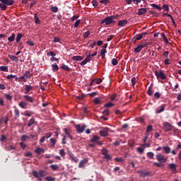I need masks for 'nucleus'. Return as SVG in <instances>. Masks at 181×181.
Instances as JSON below:
<instances>
[{
    "label": "nucleus",
    "instance_id": "13d9d810",
    "mask_svg": "<svg viewBox=\"0 0 181 181\" xmlns=\"http://www.w3.org/2000/svg\"><path fill=\"white\" fill-rule=\"evenodd\" d=\"M90 30L86 31V33H83V39H87V37H88V36H90Z\"/></svg>",
    "mask_w": 181,
    "mask_h": 181
},
{
    "label": "nucleus",
    "instance_id": "4d7b16f0",
    "mask_svg": "<svg viewBox=\"0 0 181 181\" xmlns=\"http://www.w3.org/2000/svg\"><path fill=\"white\" fill-rule=\"evenodd\" d=\"M112 66H117V64H118V60L115 58H113L112 59Z\"/></svg>",
    "mask_w": 181,
    "mask_h": 181
},
{
    "label": "nucleus",
    "instance_id": "39448f33",
    "mask_svg": "<svg viewBox=\"0 0 181 181\" xmlns=\"http://www.w3.org/2000/svg\"><path fill=\"white\" fill-rule=\"evenodd\" d=\"M154 73L157 78H161V80H165L166 75L165 74V73H163V71H162V70H160L159 72L157 70H156Z\"/></svg>",
    "mask_w": 181,
    "mask_h": 181
},
{
    "label": "nucleus",
    "instance_id": "c85d7f7f",
    "mask_svg": "<svg viewBox=\"0 0 181 181\" xmlns=\"http://www.w3.org/2000/svg\"><path fill=\"white\" fill-rule=\"evenodd\" d=\"M35 153H45V150L40 147L37 148L35 150Z\"/></svg>",
    "mask_w": 181,
    "mask_h": 181
},
{
    "label": "nucleus",
    "instance_id": "c03bdc74",
    "mask_svg": "<svg viewBox=\"0 0 181 181\" xmlns=\"http://www.w3.org/2000/svg\"><path fill=\"white\" fill-rule=\"evenodd\" d=\"M24 156H25V158H33V153L30 151H28L24 154Z\"/></svg>",
    "mask_w": 181,
    "mask_h": 181
},
{
    "label": "nucleus",
    "instance_id": "f3484780",
    "mask_svg": "<svg viewBox=\"0 0 181 181\" xmlns=\"http://www.w3.org/2000/svg\"><path fill=\"white\" fill-rule=\"evenodd\" d=\"M87 163H88V160H87L86 158L82 160L79 164H78V168H84V166H86V165H87Z\"/></svg>",
    "mask_w": 181,
    "mask_h": 181
},
{
    "label": "nucleus",
    "instance_id": "6e6d98bb",
    "mask_svg": "<svg viewBox=\"0 0 181 181\" xmlns=\"http://www.w3.org/2000/svg\"><path fill=\"white\" fill-rule=\"evenodd\" d=\"M47 56H52V57H56V53H54V52L50 51L49 52L47 53Z\"/></svg>",
    "mask_w": 181,
    "mask_h": 181
},
{
    "label": "nucleus",
    "instance_id": "774afa93",
    "mask_svg": "<svg viewBox=\"0 0 181 181\" xmlns=\"http://www.w3.org/2000/svg\"><path fill=\"white\" fill-rule=\"evenodd\" d=\"M153 129V128L152 127V125H148L147 126V129H146V132H151V131H152Z\"/></svg>",
    "mask_w": 181,
    "mask_h": 181
},
{
    "label": "nucleus",
    "instance_id": "864d4df0",
    "mask_svg": "<svg viewBox=\"0 0 181 181\" xmlns=\"http://www.w3.org/2000/svg\"><path fill=\"white\" fill-rule=\"evenodd\" d=\"M115 162H124V158L122 157H116L115 158Z\"/></svg>",
    "mask_w": 181,
    "mask_h": 181
},
{
    "label": "nucleus",
    "instance_id": "9b49d317",
    "mask_svg": "<svg viewBox=\"0 0 181 181\" xmlns=\"http://www.w3.org/2000/svg\"><path fill=\"white\" fill-rule=\"evenodd\" d=\"M0 2L7 5L8 6H11V5H13L15 0H0Z\"/></svg>",
    "mask_w": 181,
    "mask_h": 181
},
{
    "label": "nucleus",
    "instance_id": "3c124183",
    "mask_svg": "<svg viewBox=\"0 0 181 181\" xmlns=\"http://www.w3.org/2000/svg\"><path fill=\"white\" fill-rule=\"evenodd\" d=\"M0 9L2 11H6V4L0 3Z\"/></svg>",
    "mask_w": 181,
    "mask_h": 181
},
{
    "label": "nucleus",
    "instance_id": "0eeeda50",
    "mask_svg": "<svg viewBox=\"0 0 181 181\" xmlns=\"http://www.w3.org/2000/svg\"><path fill=\"white\" fill-rule=\"evenodd\" d=\"M156 158L157 159V160L158 162H160L161 163H165V162H166V160H168V158H165V156L162 154H157L156 156Z\"/></svg>",
    "mask_w": 181,
    "mask_h": 181
},
{
    "label": "nucleus",
    "instance_id": "37998d69",
    "mask_svg": "<svg viewBox=\"0 0 181 181\" xmlns=\"http://www.w3.org/2000/svg\"><path fill=\"white\" fill-rule=\"evenodd\" d=\"M93 103H94V104H95V105H98L101 104V100H100V98H95L93 100Z\"/></svg>",
    "mask_w": 181,
    "mask_h": 181
},
{
    "label": "nucleus",
    "instance_id": "4be33fe9",
    "mask_svg": "<svg viewBox=\"0 0 181 181\" xmlns=\"http://www.w3.org/2000/svg\"><path fill=\"white\" fill-rule=\"evenodd\" d=\"M19 107H21V108H23V110H26V107H28V103H26V102L24 101H21L18 103Z\"/></svg>",
    "mask_w": 181,
    "mask_h": 181
},
{
    "label": "nucleus",
    "instance_id": "4468645a",
    "mask_svg": "<svg viewBox=\"0 0 181 181\" xmlns=\"http://www.w3.org/2000/svg\"><path fill=\"white\" fill-rule=\"evenodd\" d=\"M128 24V21L127 20H121L118 22L117 26H120L121 28H124V26Z\"/></svg>",
    "mask_w": 181,
    "mask_h": 181
},
{
    "label": "nucleus",
    "instance_id": "58836bf2",
    "mask_svg": "<svg viewBox=\"0 0 181 181\" xmlns=\"http://www.w3.org/2000/svg\"><path fill=\"white\" fill-rule=\"evenodd\" d=\"M50 168H51L52 170H54V171L59 170V165H57L52 164L50 165Z\"/></svg>",
    "mask_w": 181,
    "mask_h": 181
},
{
    "label": "nucleus",
    "instance_id": "f704fd0d",
    "mask_svg": "<svg viewBox=\"0 0 181 181\" xmlns=\"http://www.w3.org/2000/svg\"><path fill=\"white\" fill-rule=\"evenodd\" d=\"M52 70L54 72L59 71V66L57 64H52Z\"/></svg>",
    "mask_w": 181,
    "mask_h": 181
},
{
    "label": "nucleus",
    "instance_id": "7c9ffc66",
    "mask_svg": "<svg viewBox=\"0 0 181 181\" xmlns=\"http://www.w3.org/2000/svg\"><path fill=\"white\" fill-rule=\"evenodd\" d=\"M61 69L62 70H64L65 71H70V70H71V69H70V67H69V66L66 65V64H63L61 66Z\"/></svg>",
    "mask_w": 181,
    "mask_h": 181
},
{
    "label": "nucleus",
    "instance_id": "bb28decb",
    "mask_svg": "<svg viewBox=\"0 0 181 181\" xmlns=\"http://www.w3.org/2000/svg\"><path fill=\"white\" fill-rule=\"evenodd\" d=\"M22 81H23V83H26V81H28V78H26L24 74L22 76L19 77L18 79L19 83H22Z\"/></svg>",
    "mask_w": 181,
    "mask_h": 181
},
{
    "label": "nucleus",
    "instance_id": "2eb2a0df",
    "mask_svg": "<svg viewBox=\"0 0 181 181\" xmlns=\"http://www.w3.org/2000/svg\"><path fill=\"white\" fill-rule=\"evenodd\" d=\"M64 132L66 135H67L68 138H69L71 141H73V136H71V134H70V130L69 129L64 128Z\"/></svg>",
    "mask_w": 181,
    "mask_h": 181
},
{
    "label": "nucleus",
    "instance_id": "de8ad7c7",
    "mask_svg": "<svg viewBox=\"0 0 181 181\" xmlns=\"http://www.w3.org/2000/svg\"><path fill=\"white\" fill-rule=\"evenodd\" d=\"M51 11L53 12V13H57V12L59 11V8L57 6H52L51 7Z\"/></svg>",
    "mask_w": 181,
    "mask_h": 181
},
{
    "label": "nucleus",
    "instance_id": "a878e982",
    "mask_svg": "<svg viewBox=\"0 0 181 181\" xmlns=\"http://www.w3.org/2000/svg\"><path fill=\"white\" fill-rule=\"evenodd\" d=\"M57 143V140L54 138H51L49 139V144H51L52 148H54V146H56V144Z\"/></svg>",
    "mask_w": 181,
    "mask_h": 181
},
{
    "label": "nucleus",
    "instance_id": "f257e3e1",
    "mask_svg": "<svg viewBox=\"0 0 181 181\" xmlns=\"http://www.w3.org/2000/svg\"><path fill=\"white\" fill-rule=\"evenodd\" d=\"M117 18H118V16H107L101 21L100 25H104V23H105V25H106V26H108L110 25L117 23V21H115V19H117Z\"/></svg>",
    "mask_w": 181,
    "mask_h": 181
},
{
    "label": "nucleus",
    "instance_id": "f03ea898",
    "mask_svg": "<svg viewBox=\"0 0 181 181\" xmlns=\"http://www.w3.org/2000/svg\"><path fill=\"white\" fill-rule=\"evenodd\" d=\"M33 175L34 177H36L39 181H42V177L47 176V171L43 170H40L38 172L36 170H33Z\"/></svg>",
    "mask_w": 181,
    "mask_h": 181
},
{
    "label": "nucleus",
    "instance_id": "9d476101",
    "mask_svg": "<svg viewBox=\"0 0 181 181\" xmlns=\"http://www.w3.org/2000/svg\"><path fill=\"white\" fill-rule=\"evenodd\" d=\"M68 155L71 158V159L72 160H74V162H75V163H78V158H77L76 156H74V154H73V153H71V151H68Z\"/></svg>",
    "mask_w": 181,
    "mask_h": 181
},
{
    "label": "nucleus",
    "instance_id": "aec40b11",
    "mask_svg": "<svg viewBox=\"0 0 181 181\" xmlns=\"http://www.w3.org/2000/svg\"><path fill=\"white\" fill-rule=\"evenodd\" d=\"M100 139H101V138L100 136H98L97 135H93V138L90 139V142L95 143V142L100 141Z\"/></svg>",
    "mask_w": 181,
    "mask_h": 181
},
{
    "label": "nucleus",
    "instance_id": "1a4fd4ad",
    "mask_svg": "<svg viewBox=\"0 0 181 181\" xmlns=\"http://www.w3.org/2000/svg\"><path fill=\"white\" fill-rule=\"evenodd\" d=\"M93 60V58L90 55H87L86 59L81 62V66H86L87 63H90Z\"/></svg>",
    "mask_w": 181,
    "mask_h": 181
},
{
    "label": "nucleus",
    "instance_id": "a19ab883",
    "mask_svg": "<svg viewBox=\"0 0 181 181\" xmlns=\"http://www.w3.org/2000/svg\"><path fill=\"white\" fill-rule=\"evenodd\" d=\"M16 149V147L10 145L8 147H6V151H15Z\"/></svg>",
    "mask_w": 181,
    "mask_h": 181
},
{
    "label": "nucleus",
    "instance_id": "412c9836",
    "mask_svg": "<svg viewBox=\"0 0 181 181\" xmlns=\"http://www.w3.org/2000/svg\"><path fill=\"white\" fill-rule=\"evenodd\" d=\"M72 60L74 62H81V60H83V57H81L80 55L74 56L72 57Z\"/></svg>",
    "mask_w": 181,
    "mask_h": 181
},
{
    "label": "nucleus",
    "instance_id": "5fc2aeb1",
    "mask_svg": "<svg viewBox=\"0 0 181 181\" xmlns=\"http://www.w3.org/2000/svg\"><path fill=\"white\" fill-rule=\"evenodd\" d=\"M95 83L96 84H101V83H103V79H101V78H95Z\"/></svg>",
    "mask_w": 181,
    "mask_h": 181
},
{
    "label": "nucleus",
    "instance_id": "e433bc0d",
    "mask_svg": "<svg viewBox=\"0 0 181 181\" xmlns=\"http://www.w3.org/2000/svg\"><path fill=\"white\" fill-rule=\"evenodd\" d=\"M19 145L21 146V148L25 151V149H26V148H28V146L26 145V144H25L23 141H21L19 143Z\"/></svg>",
    "mask_w": 181,
    "mask_h": 181
},
{
    "label": "nucleus",
    "instance_id": "338daca9",
    "mask_svg": "<svg viewBox=\"0 0 181 181\" xmlns=\"http://www.w3.org/2000/svg\"><path fill=\"white\" fill-rule=\"evenodd\" d=\"M14 112H15V119H16L19 117V110L16 109L14 110Z\"/></svg>",
    "mask_w": 181,
    "mask_h": 181
},
{
    "label": "nucleus",
    "instance_id": "49530a36",
    "mask_svg": "<svg viewBox=\"0 0 181 181\" xmlns=\"http://www.w3.org/2000/svg\"><path fill=\"white\" fill-rule=\"evenodd\" d=\"M163 11H165L166 12H169L170 11V8H169V5H168V4L163 5Z\"/></svg>",
    "mask_w": 181,
    "mask_h": 181
},
{
    "label": "nucleus",
    "instance_id": "79ce46f5",
    "mask_svg": "<svg viewBox=\"0 0 181 181\" xmlns=\"http://www.w3.org/2000/svg\"><path fill=\"white\" fill-rule=\"evenodd\" d=\"M25 94L27 93H29V91H30V90H32V86H30V85H25Z\"/></svg>",
    "mask_w": 181,
    "mask_h": 181
},
{
    "label": "nucleus",
    "instance_id": "ea45409f",
    "mask_svg": "<svg viewBox=\"0 0 181 181\" xmlns=\"http://www.w3.org/2000/svg\"><path fill=\"white\" fill-rule=\"evenodd\" d=\"M104 107H105V108H111V107H114V103H112L111 102L105 103L104 105Z\"/></svg>",
    "mask_w": 181,
    "mask_h": 181
},
{
    "label": "nucleus",
    "instance_id": "6e6552de",
    "mask_svg": "<svg viewBox=\"0 0 181 181\" xmlns=\"http://www.w3.org/2000/svg\"><path fill=\"white\" fill-rule=\"evenodd\" d=\"M109 132H110V128L105 127L104 129L100 130L99 132V134H100V136L105 137V136H108Z\"/></svg>",
    "mask_w": 181,
    "mask_h": 181
},
{
    "label": "nucleus",
    "instance_id": "4c0bfd02",
    "mask_svg": "<svg viewBox=\"0 0 181 181\" xmlns=\"http://www.w3.org/2000/svg\"><path fill=\"white\" fill-rule=\"evenodd\" d=\"M155 156V154L153 153V152H148L147 153V157L148 159H153V157Z\"/></svg>",
    "mask_w": 181,
    "mask_h": 181
},
{
    "label": "nucleus",
    "instance_id": "473e14b6",
    "mask_svg": "<svg viewBox=\"0 0 181 181\" xmlns=\"http://www.w3.org/2000/svg\"><path fill=\"white\" fill-rule=\"evenodd\" d=\"M152 8H154L155 9H158V11H162V8L160 7V6L156 4H151Z\"/></svg>",
    "mask_w": 181,
    "mask_h": 181
},
{
    "label": "nucleus",
    "instance_id": "20e7f679",
    "mask_svg": "<svg viewBox=\"0 0 181 181\" xmlns=\"http://www.w3.org/2000/svg\"><path fill=\"white\" fill-rule=\"evenodd\" d=\"M173 128V126L172 125V124H170L168 122H165L163 124V131H165V132H169L172 131Z\"/></svg>",
    "mask_w": 181,
    "mask_h": 181
},
{
    "label": "nucleus",
    "instance_id": "8fccbe9b",
    "mask_svg": "<svg viewBox=\"0 0 181 181\" xmlns=\"http://www.w3.org/2000/svg\"><path fill=\"white\" fill-rule=\"evenodd\" d=\"M45 180L47 181H56V177L48 176V177H45Z\"/></svg>",
    "mask_w": 181,
    "mask_h": 181
},
{
    "label": "nucleus",
    "instance_id": "e2e57ef3",
    "mask_svg": "<svg viewBox=\"0 0 181 181\" xmlns=\"http://www.w3.org/2000/svg\"><path fill=\"white\" fill-rule=\"evenodd\" d=\"M0 70L1 71H8V66H1Z\"/></svg>",
    "mask_w": 181,
    "mask_h": 181
},
{
    "label": "nucleus",
    "instance_id": "72a5a7b5",
    "mask_svg": "<svg viewBox=\"0 0 181 181\" xmlns=\"http://www.w3.org/2000/svg\"><path fill=\"white\" fill-rule=\"evenodd\" d=\"M23 37V33H18L16 36V42L19 43L21 42V39Z\"/></svg>",
    "mask_w": 181,
    "mask_h": 181
},
{
    "label": "nucleus",
    "instance_id": "680f3d73",
    "mask_svg": "<svg viewBox=\"0 0 181 181\" xmlns=\"http://www.w3.org/2000/svg\"><path fill=\"white\" fill-rule=\"evenodd\" d=\"M80 23H81V20H76V21L74 23V28H78V25H80Z\"/></svg>",
    "mask_w": 181,
    "mask_h": 181
},
{
    "label": "nucleus",
    "instance_id": "423d86ee",
    "mask_svg": "<svg viewBox=\"0 0 181 181\" xmlns=\"http://www.w3.org/2000/svg\"><path fill=\"white\" fill-rule=\"evenodd\" d=\"M86 124H83L82 126L81 124H76L75 128L78 132V134H83L86 129Z\"/></svg>",
    "mask_w": 181,
    "mask_h": 181
},
{
    "label": "nucleus",
    "instance_id": "a211bd4d",
    "mask_svg": "<svg viewBox=\"0 0 181 181\" xmlns=\"http://www.w3.org/2000/svg\"><path fill=\"white\" fill-rule=\"evenodd\" d=\"M146 35H148V33H143L137 34L136 35V40H141V39H142V37H144V36H146Z\"/></svg>",
    "mask_w": 181,
    "mask_h": 181
},
{
    "label": "nucleus",
    "instance_id": "7ed1b4c3",
    "mask_svg": "<svg viewBox=\"0 0 181 181\" xmlns=\"http://www.w3.org/2000/svg\"><path fill=\"white\" fill-rule=\"evenodd\" d=\"M137 173H139L140 177H146V176H153V175L151 172L146 170H139L137 171Z\"/></svg>",
    "mask_w": 181,
    "mask_h": 181
},
{
    "label": "nucleus",
    "instance_id": "6ab92c4d",
    "mask_svg": "<svg viewBox=\"0 0 181 181\" xmlns=\"http://www.w3.org/2000/svg\"><path fill=\"white\" fill-rule=\"evenodd\" d=\"M144 47H145V45H139L134 49V53H139V52H141V50H142Z\"/></svg>",
    "mask_w": 181,
    "mask_h": 181
},
{
    "label": "nucleus",
    "instance_id": "cd10ccee",
    "mask_svg": "<svg viewBox=\"0 0 181 181\" xmlns=\"http://www.w3.org/2000/svg\"><path fill=\"white\" fill-rule=\"evenodd\" d=\"M163 150L164 151L165 153L169 155L170 153V147L166 146L163 147Z\"/></svg>",
    "mask_w": 181,
    "mask_h": 181
},
{
    "label": "nucleus",
    "instance_id": "c9c22d12",
    "mask_svg": "<svg viewBox=\"0 0 181 181\" xmlns=\"http://www.w3.org/2000/svg\"><path fill=\"white\" fill-rule=\"evenodd\" d=\"M165 111V105H161L160 109H158L156 110V114H160V112H163Z\"/></svg>",
    "mask_w": 181,
    "mask_h": 181
},
{
    "label": "nucleus",
    "instance_id": "ddd939ff",
    "mask_svg": "<svg viewBox=\"0 0 181 181\" xmlns=\"http://www.w3.org/2000/svg\"><path fill=\"white\" fill-rule=\"evenodd\" d=\"M23 98L25 101H27V103H35V99H33V98L32 96H29L28 95H24Z\"/></svg>",
    "mask_w": 181,
    "mask_h": 181
},
{
    "label": "nucleus",
    "instance_id": "f8f14e48",
    "mask_svg": "<svg viewBox=\"0 0 181 181\" xmlns=\"http://www.w3.org/2000/svg\"><path fill=\"white\" fill-rule=\"evenodd\" d=\"M169 169H170V170H172L173 173H176V172H177V167L176 164H175V163H170Z\"/></svg>",
    "mask_w": 181,
    "mask_h": 181
},
{
    "label": "nucleus",
    "instance_id": "69168bd1",
    "mask_svg": "<svg viewBox=\"0 0 181 181\" xmlns=\"http://www.w3.org/2000/svg\"><path fill=\"white\" fill-rule=\"evenodd\" d=\"M92 4L94 8H97V6H98V1H97V0H93Z\"/></svg>",
    "mask_w": 181,
    "mask_h": 181
},
{
    "label": "nucleus",
    "instance_id": "0e129e2a",
    "mask_svg": "<svg viewBox=\"0 0 181 181\" xmlns=\"http://www.w3.org/2000/svg\"><path fill=\"white\" fill-rule=\"evenodd\" d=\"M154 97L156 98V100H159L160 98V93L159 92H156L154 93Z\"/></svg>",
    "mask_w": 181,
    "mask_h": 181
},
{
    "label": "nucleus",
    "instance_id": "bf43d9fd",
    "mask_svg": "<svg viewBox=\"0 0 181 181\" xmlns=\"http://www.w3.org/2000/svg\"><path fill=\"white\" fill-rule=\"evenodd\" d=\"M59 155H61L62 158H64V156H66V151H64V149H61L59 151Z\"/></svg>",
    "mask_w": 181,
    "mask_h": 181
},
{
    "label": "nucleus",
    "instance_id": "c756f323",
    "mask_svg": "<svg viewBox=\"0 0 181 181\" xmlns=\"http://www.w3.org/2000/svg\"><path fill=\"white\" fill-rule=\"evenodd\" d=\"M106 53H107V49L105 48H103L100 51V56L102 59H104V57H105Z\"/></svg>",
    "mask_w": 181,
    "mask_h": 181
},
{
    "label": "nucleus",
    "instance_id": "a18cd8bd",
    "mask_svg": "<svg viewBox=\"0 0 181 181\" xmlns=\"http://www.w3.org/2000/svg\"><path fill=\"white\" fill-rule=\"evenodd\" d=\"M152 88H153V86L152 83L150 85V86L148 87V90H147V94L148 95H152Z\"/></svg>",
    "mask_w": 181,
    "mask_h": 181
},
{
    "label": "nucleus",
    "instance_id": "dca6fc26",
    "mask_svg": "<svg viewBox=\"0 0 181 181\" xmlns=\"http://www.w3.org/2000/svg\"><path fill=\"white\" fill-rule=\"evenodd\" d=\"M148 12V9L146 8H139L138 12L136 13V15H145Z\"/></svg>",
    "mask_w": 181,
    "mask_h": 181
},
{
    "label": "nucleus",
    "instance_id": "393cba45",
    "mask_svg": "<svg viewBox=\"0 0 181 181\" xmlns=\"http://www.w3.org/2000/svg\"><path fill=\"white\" fill-rule=\"evenodd\" d=\"M34 19H35V23L36 25H40V19H39V17L37 16V13H35L34 14Z\"/></svg>",
    "mask_w": 181,
    "mask_h": 181
},
{
    "label": "nucleus",
    "instance_id": "09e8293b",
    "mask_svg": "<svg viewBox=\"0 0 181 181\" xmlns=\"http://www.w3.org/2000/svg\"><path fill=\"white\" fill-rule=\"evenodd\" d=\"M8 42H13V40H15V34L12 33L11 36L8 37Z\"/></svg>",
    "mask_w": 181,
    "mask_h": 181
},
{
    "label": "nucleus",
    "instance_id": "2f4dec72",
    "mask_svg": "<svg viewBox=\"0 0 181 181\" xmlns=\"http://www.w3.org/2000/svg\"><path fill=\"white\" fill-rule=\"evenodd\" d=\"M33 124H36V122L35 121L34 117H32L28 123V127H32Z\"/></svg>",
    "mask_w": 181,
    "mask_h": 181
},
{
    "label": "nucleus",
    "instance_id": "b1692460",
    "mask_svg": "<svg viewBox=\"0 0 181 181\" xmlns=\"http://www.w3.org/2000/svg\"><path fill=\"white\" fill-rule=\"evenodd\" d=\"M33 76V74H30V71L27 70L24 73V76L26 77V78L28 80V78H30Z\"/></svg>",
    "mask_w": 181,
    "mask_h": 181
},
{
    "label": "nucleus",
    "instance_id": "5701e85b",
    "mask_svg": "<svg viewBox=\"0 0 181 181\" xmlns=\"http://www.w3.org/2000/svg\"><path fill=\"white\" fill-rule=\"evenodd\" d=\"M8 57L9 59H11V60H12V62H15L16 63H18V62H19V59L15 55L8 54Z\"/></svg>",
    "mask_w": 181,
    "mask_h": 181
},
{
    "label": "nucleus",
    "instance_id": "052dcab7",
    "mask_svg": "<svg viewBox=\"0 0 181 181\" xmlns=\"http://www.w3.org/2000/svg\"><path fill=\"white\" fill-rule=\"evenodd\" d=\"M29 137L27 135H22L21 136V141L22 142H25V141H26L27 139H28Z\"/></svg>",
    "mask_w": 181,
    "mask_h": 181
},
{
    "label": "nucleus",
    "instance_id": "603ef678",
    "mask_svg": "<svg viewBox=\"0 0 181 181\" xmlns=\"http://www.w3.org/2000/svg\"><path fill=\"white\" fill-rule=\"evenodd\" d=\"M149 15H151L152 16H156V18H158L159 16V13L155 12V11H149Z\"/></svg>",
    "mask_w": 181,
    "mask_h": 181
}]
</instances>
